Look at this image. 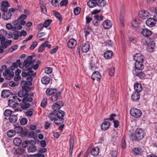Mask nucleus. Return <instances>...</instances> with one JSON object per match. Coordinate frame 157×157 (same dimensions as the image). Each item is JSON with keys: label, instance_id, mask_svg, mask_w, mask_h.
Returning a JSON list of instances; mask_svg holds the SVG:
<instances>
[{"label": "nucleus", "instance_id": "obj_3", "mask_svg": "<svg viewBox=\"0 0 157 157\" xmlns=\"http://www.w3.org/2000/svg\"><path fill=\"white\" fill-rule=\"evenodd\" d=\"M145 134L143 130L141 128L136 129L135 134H132L130 135V138L132 141L136 140H140L144 137Z\"/></svg>", "mask_w": 157, "mask_h": 157}, {"label": "nucleus", "instance_id": "obj_17", "mask_svg": "<svg viewBox=\"0 0 157 157\" xmlns=\"http://www.w3.org/2000/svg\"><path fill=\"white\" fill-rule=\"evenodd\" d=\"M18 95L21 98H26L29 95L28 92L25 90H21L18 93Z\"/></svg>", "mask_w": 157, "mask_h": 157}, {"label": "nucleus", "instance_id": "obj_46", "mask_svg": "<svg viewBox=\"0 0 157 157\" xmlns=\"http://www.w3.org/2000/svg\"><path fill=\"white\" fill-rule=\"evenodd\" d=\"M52 22V20L51 19H48L45 21L43 24L44 27L47 28Z\"/></svg>", "mask_w": 157, "mask_h": 157}, {"label": "nucleus", "instance_id": "obj_47", "mask_svg": "<svg viewBox=\"0 0 157 157\" xmlns=\"http://www.w3.org/2000/svg\"><path fill=\"white\" fill-rule=\"evenodd\" d=\"M31 69H29V70H28V71L27 72L28 76H33V77H34L36 76V74L35 73H34L33 71L31 70Z\"/></svg>", "mask_w": 157, "mask_h": 157}, {"label": "nucleus", "instance_id": "obj_38", "mask_svg": "<svg viewBox=\"0 0 157 157\" xmlns=\"http://www.w3.org/2000/svg\"><path fill=\"white\" fill-rule=\"evenodd\" d=\"M36 150V147L35 145H32L28 148V152H34Z\"/></svg>", "mask_w": 157, "mask_h": 157}, {"label": "nucleus", "instance_id": "obj_15", "mask_svg": "<svg viewBox=\"0 0 157 157\" xmlns=\"http://www.w3.org/2000/svg\"><path fill=\"white\" fill-rule=\"evenodd\" d=\"M143 62V61L136 62L135 64V68L133 70H141L143 69L144 66L142 64Z\"/></svg>", "mask_w": 157, "mask_h": 157}, {"label": "nucleus", "instance_id": "obj_54", "mask_svg": "<svg viewBox=\"0 0 157 157\" xmlns=\"http://www.w3.org/2000/svg\"><path fill=\"white\" fill-rule=\"evenodd\" d=\"M45 72L48 74L51 73L52 72V68L47 67L44 69Z\"/></svg>", "mask_w": 157, "mask_h": 157}, {"label": "nucleus", "instance_id": "obj_20", "mask_svg": "<svg viewBox=\"0 0 157 157\" xmlns=\"http://www.w3.org/2000/svg\"><path fill=\"white\" fill-rule=\"evenodd\" d=\"M110 125V122L105 121L101 124V129L105 131L109 128Z\"/></svg>", "mask_w": 157, "mask_h": 157}, {"label": "nucleus", "instance_id": "obj_12", "mask_svg": "<svg viewBox=\"0 0 157 157\" xmlns=\"http://www.w3.org/2000/svg\"><path fill=\"white\" fill-rule=\"evenodd\" d=\"M149 14V13L147 11L142 10L139 12L138 15L140 17L144 19L148 17Z\"/></svg>", "mask_w": 157, "mask_h": 157}, {"label": "nucleus", "instance_id": "obj_31", "mask_svg": "<svg viewBox=\"0 0 157 157\" xmlns=\"http://www.w3.org/2000/svg\"><path fill=\"white\" fill-rule=\"evenodd\" d=\"M99 148L98 147H93L91 150V153L92 155L95 156L99 153Z\"/></svg>", "mask_w": 157, "mask_h": 157}, {"label": "nucleus", "instance_id": "obj_34", "mask_svg": "<svg viewBox=\"0 0 157 157\" xmlns=\"http://www.w3.org/2000/svg\"><path fill=\"white\" fill-rule=\"evenodd\" d=\"M20 64V59H17L16 62H14L12 63V65L11 66V70H13L15 68H17L18 64Z\"/></svg>", "mask_w": 157, "mask_h": 157}, {"label": "nucleus", "instance_id": "obj_55", "mask_svg": "<svg viewBox=\"0 0 157 157\" xmlns=\"http://www.w3.org/2000/svg\"><path fill=\"white\" fill-rule=\"evenodd\" d=\"M133 151L134 154H139L141 153V149L139 147L135 148L133 150Z\"/></svg>", "mask_w": 157, "mask_h": 157}, {"label": "nucleus", "instance_id": "obj_23", "mask_svg": "<svg viewBox=\"0 0 157 157\" xmlns=\"http://www.w3.org/2000/svg\"><path fill=\"white\" fill-rule=\"evenodd\" d=\"M70 149L69 155H71L74 145V138L73 136L70 137L69 141Z\"/></svg>", "mask_w": 157, "mask_h": 157}, {"label": "nucleus", "instance_id": "obj_62", "mask_svg": "<svg viewBox=\"0 0 157 157\" xmlns=\"http://www.w3.org/2000/svg\"><path fill=\"white\" fill-rule=\"evenodd\" d=\"M45 46L44 44H42L39 47L38 50V52H40L45 49Z\"/></svg>", "mask_w": 157, "mask_h": 157}, {"label": "nucleus", "instance_id": "obj_16", "mask_svg": "<svg viewBox=\"0 0 157 157\" xmlns=\"http://www.w3.org/2000/svg\"><path fill=\"white\" fill-rule=\"evenodd\" d=\"M144 57L140 53H136L133 56V59L136 62L143 61Z\"/></svg>", "mask_w": 157, "mask_h": 157}, {"label": "nucleus", "instance_id": "obj_56", "mask_svg": "<svg viewBox=\"0 0 157 157\" xmlns=\"http://www.w3.org/2000/svg\"><path fill=\"white\" fill-rule=\"evenodd\" d=\"M47 103V100L46 99H44L42 100L41 103V106L43 107L44 108L46 105Z\"/></svg>", "mask_w": 157, "mask_h": 157}, {"label": "nucleus", "instance_id": "obj_51", "mask_svg": "<svg viewBox=\"0 0 157 157\" xmlns=\"http://www.w3.org/2000/svg\"><path fill=\"white\" fill-rule=\"evenodd\" d=\"M18 46L16 45H14L12 46L8 50L9 52H11L13 51L16 50L18 48Z\"/></svg>", "mask_w": 157, "mask_h": 157}, {"label": "nucleus", "instance_id": "obj_32", "mask_svg": "<svg viewBox=\"0 0 157 157\" xmlns=\"http://www.w3.org/2000/svg\"><path fill=\"white\" fill-rule=\"evenodd\" d=\"M154 42L153 41H151L149 42L147 45V49L149 52L152 51L154 48Z\"/></svg>", "mask_w": 157, "mask_h": 157}, {"label": "nucleus", "instance_id": "obj_2", "mask_svg": "<svg viewBox=\"0 0 157 157\" xmlns=\"http://www.w3.org/2000/svg\"><path fill=\"white\" fill-rule=\"evenodd\" d=\"M34 62L35 60L34 59H33V57L32 56H29L28 57L27 59L25 60L23 65L21 64L20 62V64H19L18 65L21 68L25 67V69L27 70L32 69L33 68L34 70H36L38 68L39 65L38 63L34 65L33 63Z\"/></svg>", "mask_w": 157, "mask_h": 157}, {"label": "nucleus", "instance_id": "obj_45", "mask_svg": "<svg viewBox=\"0 0 157 157\" xmlns=\"http://www.w3.org/2000/svg\"><path fill=\"white\" fill-rule=\"evenodd\" d=\"M109 75L111 76H113L115 72V68L113 67L109 69Z\"/></svg>", "mask_w": 157, "mask_h": 157}, {"label": "nucleus", "instance_id": "obj_24", "mask_svg": "<svg viewBox=\"0 0 157 157\" xmlns=\"http://www.w3.org/2000/svg\"><path fill=\"white\" fill-rule=\"evenodd\" d=\"M23 103L21 104V108L23 109H25L29 108L30 106V104L26 101L25 98L22 99Z\"/></svg>", "mask_w": 157, "mask_h": 157}, {"label": "nucleus", "instance_id": "obj_18", "mask_svg": "<svg viewBox=\"0 0 157 157\" xmlns=\"http://www.w3.org/2000/svg\"><path fill=\"white\" fill-rule=\"evenodd\" d=\"M112 25V23L109 20H105L103 23V27L105 29H109Z\"/></svg>", "mask_w": 157, "mask_h": 157}, {"label": "nucleus", "instance_id": "obj_35", "mask_svg": "<svg viewBox=\"0 0 157 157\" xmlns=\"http://www.w3.org/2000/svg\"><path fill=\"white\" fill-rule=\"evenodd\" d=\"M56 92V90L55 89L48 88L46 91L47 94L52 95Z\"/></svg>", "mask_w": 157, "mask_h": 157}, {"label": "nucleus", "instance_id": "obj_49", "mask_svg": "<svg viewBox=\"0 0 157 157\" xmlns=\"http://www.w3.org/2000/svg\"><path fill=\"white\" fill-rule=\"evenodd\" d=\"M12 112V111H11L10 110L6 109L5 110L4 113V115L6 117H9L11 116Z\"/></svg>", "mask_w": 157, "mask_h": 157}, {"label": "nucleus", "instance_id": "obj_57", "mask_svg": "<svg viewBox=\"0 0 157 157\" xmlns=\"http://www.w3.org/2000/svg\"><path fill=\"white\" fill-rule=\"evenodd\" d=\"M90 29L88 27H86L85 28V36L86 37L87 36L90 34Z\"/></svg>", "mask_w": 157, "mask_h": 157}, {"label": "nucleus", "instance_id": "obj_61", "mask_svg": "<svg viewBox=\"0 0 157 157\" xmlns=\"http://www.w3.org/2000/svg\"><path fill=\"white\" fill-rule=\"evenodd\" d=\"M51 124V122L47 121L45 122V124L44 128L46 130H47L48 128L50 127V125Z\"/></svg>", "mask_w": 157, "mask_h": 157}, {"label": "nucleus", "instance_id": "obj_59", "mask_svg": "<svg viewBox=\"0 0 157 157\" xmlns=\"http://www.w3.org/2000/svg\"><path fill=\"white\" fill-rule=\"evenodd\" d=\"M68 0H62L60 3L61 6H66L68 3Z\"/></svg>", "mask_w": 157, "mask_h": 157}, {"label": "nucleus", "instance_id": "obj_21", "mask_svg": "<svg viewBox=\"0 0 157 157\" xmlns=\"http://www.w3.org/2000/svg\"><path fill=\"white\" fill-rule=\"evenodd\" d=\"M141 33L144 36L149 37L151 35L152 32L147 29H144L142 30Z\"/></svg>", "mask_w": 157, "mask_h": 157}, {"label": "nucleus", "instance_id": "obj_19", "mask_svg": "<svg viewBox=\"0 0 157 157\" xmlns=\"http://www.w3.org/2000/svg\"><path fill=\"white\" fill-rule=\"evenodd\" d=\"M11 94V91L9 90H3L2 92L1 96L3 98H6L9 97Z\"/></svg>", "mask_w": 157, "mask_h": 157}, {"label": "nucleus", "instance_id": "obj_13", "mask_svg": "<svg viewBox=\"0 0 157 157\" xmlns=\"http://www.w3.org/2000/svg\"><path fill=\"white\" fill-rule=\"evenodd\" d=\"M146 25L148 27H152L154 26L156 24V21L152 18H148L146 21Z\"/></svg>", "mask_w": 157, "mask_h": 157}, {"label": "nucleus", "instance_id": "obj_26", "mask_svg": "<svg viewBox=\"0 0 157 157\" xmlns=\"http://www.w3.org/2000/svg\"><path fill=\"white\" fill-rule=\"evenodd\" d=\"M113 54L112 51L107 50L104 53V57L105 59H109L112 57Z\"/></svg>", "mask_w": 157, "mask_h": 157}, {"label": "nucleus", "instance_id": "obj_29", "mask_svg": "<svg viewBox=\"0 0 157 157\" xmlns=\"http://www.w3.org/2000/svg\"><path fill=\"white\" fill-rule=\"evenodd\" d=\"M140 94L139 93L137 92L134 93L131 96L132 100L134 101H138L140 98Z\"/></svg>", "mask_w": 157, "mask_h": 157}, {"label": "nucleus", "instance_id": "obj_1", "mask_svg": "<svg viewBox=\"0 0 157 157\" xmlns=\"http://www.w3.org/2000/svg\"><path fill=\"white\" fill-rule=\"evenodd\" d=\"M63 102L62 101H58L54 103L52 106L53 111L49 113L48 117L52 121H54L56 125L63 123L64 120L63 117L65 115V112L60 109L63 106Z\"/></svg>", "mask_w": 157, "mask_h": 157}, {"label": "nucleus", "instance_id": "obj_36", "mask_svg": "<svg viewBox=\"0 0 157 157\" xmlns=\"http://www.w3.org/2000/svg\"><path fill=\"white\" fill-rule=\"evenodd\" d=\"M13 143L14 145L17 146L20 145L21 143V140L20 138H16L13 140Z\"/></svg>", "mask_w": 157, "mask_h": 157}, {"label": "nucleus", "instance_id": "obj_40", "mask_svg": "<svg viewBox=\"0 0 157 157\" xmlns=\"http://www.w3.org/2000/svg\"><path fill=\"white\" fill-rule=\"evenodd\" d=\"M8 136L9 137H12L16 134L15 132L13 130H10L7 133Z\"/></svg>", "mask_w": 157, "mask_h": 157}, {"label": "nucleus", "instance_id": "obj_14", "mask_svg": "<svg viewBox=\"0 0 157 157\" xmlns=\"http://www.w3.org/2000/svg\"><path fill=\"white\" fill-rule=\"evenodd\" d=\"M77 44V41L73 38L70 39L68 40L67 45L70 48H73L75 47Z\"/></svg>", "mask_w": 157, "mask_h": 157}, {"label": "nucleus", "instance_id": "obj_52", "mask_svg": "<svg viewBox=\"0 0 157 157\" xmlns=\"http://www.w3.org/2000/svg\"><path fill=\"white\" fill-rule=\"evenodd\" d=\"M74 14L75 15H78L80 12L81 8L78 7H76L74 9Z\"/></svg>", "mask_w": 157, "mask_h": 157}, {"label": "nucleus", "instance_id": "obj_8", "mask_svg": "<svg viewBox=\"0 0 157 157\" xmlns=\"http://www.w3.org/2000/svg\"><path fill=\"white\" fill-rule=\"evenodd\" d=\"M26 24L25 21H21L19 22L18 21H15L13 28V30L21 29L22 27L21 25H24Z\"/></svg>", "mask_w": 157, "mask_h": 157}, {"label": "nucleus", "instance_id": "obj_7", "mask_svg": "<svg viewBox=\"0 0 157 157\" xmlns=\"http://www.w3.org/2000/svg\"><path fill=\"white\" fill-rule=\"evenodd\" d=\"M131 115L135 118H140L142 115V113L141 111L136 108H132L130 111Z\"/></svg>", "mask_w": 157, "mask_h": 157}, {"label": "nucleus", "instance_id": "obj_37", "mask_svg": "<svg viewBox=\"0 0 157 157\" xmlns=\"http://www.w3.org/2000/svg\"><path fill=\"white\" fill-rule=\"evenodd\" d=\"M151 10L155 13L153 16V18L155 21H157V7H153L151 8Z\"/></svg>", "mask_w": 157, "mask_h": 157}, {"label": "nucleus", "instance_id": "obj_63", "mask_svg": "<svg viewBox=\"0 0 157 157\" xmlns=\"http://www.w3.org/2000/svg\"><path fill=\"white\" fill-rule=\"evenodd\" d=\"M33 109H30L29 111H28L26 112L25 114L26 115L29 117L31 116L33 114Z\"/></svg>", "mask_w": 157, "mask_h": 157}, {"label": "nucleus", "instance_id": "obj_5", "mask_svg": "<svg viewBox=\"0 0 157 157\" xmlns=\"http://www.w3.org/2000/svg\"><path fill=\"white\" fill-rule=\"evenodd\" d=\"M21 101V99L18 98L17 96H13L12 99L8 100V105L11 107L15 108L18 105V101L20 102Z\"/></svg>", "mask_w": 157, "mask_h": 157}, {"label": "nucleus", "instance_id": "obj_4", "mask_svg": "<svg viewBox=\"0 0 157 157\" xmlns=\"http://www.w3.org/2000/svg\"><path fill=\"white\" fill-rule=\"evenodd\" d=\"M98 2L95 0H90L87 4L89 7L91 8H93L97 5L100 7H103L106 4V1L105 0H102L101 2Z\"/></svg>", "mask_w": 157, "mask_h": 157}, {"label": "nucleus", "instance_id": "obj_64", "mask_svg": "<svg viewBox=\"0 0 157 157\" xmlns=\"http://www.w3.org/2000/svg\"><path fill=\"white\" fill-rule=\"evenodd\" d=\"M21 85L22 88L25 89L27 85V82L25 81H23L21 82Z\"/></svg>", "mask_w": 157, "mask_h": 157}, {"label": "nucleus", "instance_id": "obj_28", "mask_svg": "<svg viewBox=\"0 0 157 157\" xmlns=\"http://www.w3.org/2000/svg\"><path fill=\"white\" fill-rule=\"evenodd\" d=\"M121 13V16L120 18V20L121 21V26L122 27L124 26V11L123 10H121L120 11Z\"/></svg>", "mask_w": 157, "mask_h": 157}, {"label": "nucleus", "instance_id": "obj_53", "mask_svg": "<svg viewBox=\"0 0 157 157\" xmlns=\"http://www.w3.org/2000/svg\"><path fill=\"white\" fill-rule=\"evenodd\" d=\"M27 15L22 14L19 16L18 19L19 21H24V20L25 19L27 18Z\"/></svg>", "mask_w": 157, "mask_h": 157}, {"label": "nucleus", "instance_id": "obj_42", "mask_svg": "<svg viewBox=\"0 0 157 157\" xmlns=\"http://www.w3.org/2000/svg\"><path fill=\"white\" fill-rule=\"evenodd\" d=\"M103 17L102 15H99L98 14L95 15L94 16V19L97 20L98 21H101L103 20Z\"/></svg>", "mask_w": 157, "mask_h": 157}, {"label": "nucleus", "instance_id": "obj_6", "mask_svg": "<svg viewBox=\"0 0 157 157\" xmlns=\"http://www.w3.org/2000/svg\"><path fill=\"white\" fill-rule=\"evenodd\" d=\"M7 34L6 32L4 29L0 30V41L3 45L2 47L6 48L7 47V45L6 42L5 36Z\"/></svg>", "mask_w": 157, "mask_h": 157}, {"label": "nucleus", "instance_id": "obj_9", "mask_svg": "<svg viewBox=\"0 0 157 157\" xmlns=\"http://www.w3.org/2000/svg\"><path fill=\"white\" fill-rule=\"evenodd\" d=\"M3 75L5 79L9 80L11 77L14 76V73L13 71H10L9 70L6 69L3 72Z\"/></svg>", "mask_w": 157, "mask_h": 157}, {"label": "nucleus", "instance_id": "obj_33", "mask_svg": "<svg viewBox=\"0 0 157 157\" xmlns=\"http://www.w3.org/2000/svg\"><path fill=\"white\" fill-rule=\"evenodd\" d=\"M41 82L43 84H47L50 82V78L47 76H45L42 78Z\"/></svg>", "mask_w": 157, "mask_h": 157}, {"label": "nucleus", "instance_id": "obj_50", "mask_svg": "<svg viewBox=\"0 0 157 157\" xmlns=\"http://www.w3.org/2000/svg\"><path fill=\"white\" fill-rule=\"evenodd\" d=\"M126 144L125 139L124 137H123L122 140L121 147L123 149H124L126 147Z\"/></svg>", "mask_w": 157, "mask_h": 157}, {"label": "nucleus", "instance_id": "obj_25", "mask_svg": "<svg viewBox=\"0 0 157 157\" xmlns=\"http://www.w3.org/2000/svg\"><path fill=\"white\" fill-rule=\"evenodd\" d=\"M11 16L12 14L10 12L8 11H5L2 15V17L4 20H7L11 18Z\"/></svg>", "mask_w": 157, "mask_h": 157}, {"label": "nucleus", "instance_id": "obj_22", "mask_svg": "<svg viewBox=\"0 0 157 157\" xmlns=\"http://www.w3.org/2000/svg\"><path fill=\"white\" fill-rule=\"evenodd\" d=\"M90 45L88 43L82 44V51L83 52L86 53L89 50Z\"/></svg>", "mask_w": 157, "mask_h": 157}, {"label": "nucleus", "instance_id": "obj_60", "mask_svg": "<svg viewBox=\"0 0 157 157\" xmlns=\"http://www.w3.org/2000/svg\"><path fill=\"white\" fill-rule=\"evenodd\" d=\"M28 120L25 118H23L20 121V124L22 125H25L27 123Z\"/></svg>", "mask_w": 157, "mask_h": 157}, {"label": "nucleus", "instance_id": "obj_41", "mask_svg": "<svg viewBox=\"0 0 157 157\" xmlns=\"http://www.w3.org/2000/svg\"><path fill=\"white\" fill-rule=\"evenodd\" d=\"M15 132L18 133H21L23 131V128L21 126H16L15 128Z\"/></svg>", "mask_w": 157, "mask_h": 157}, {"label": "nucleus", "instance_id": "obj_43", "mask_svg": "<svg viewBox=\"0 0 157 157\" xmlns=\"http://www.w3.org/2000/svg\"><path fill=\"white\" fill-rule=\"evenodd\" d=\"M59 1V0H52V4L53 6L57 7L60 4Z\"/></svg>", "mask_w": 157, "mask_h": 157}, {"label": "nucleus", "instance_id": "obj_11", "mask_svg": "<svg viewBox=\"0 0 157 157\" xmlns=\"http://www.w3.org/2000/svg\"><path fill=\"white\" fill-rule=\"evenodd\" d=\"M101 78L100 73L97 71H94L91 76V78L93 80L99 81Z\"/></svg>", "mask_w": 157, "mask_h": 157}, {"label": "nucleus", "instance_id": "obj_58", "mask_svg": "<svg viewBox=\"0 0 157 157\" xmlns=\"http://www.w3.org/2000/svg\"><path fill=\"white\" fill-rule=\"evenodd\" d=\"M42 12L44 14H46L47 13V9L45 5H43L41 6V7Z\"/></svg>", "mask_w": 157, "mask_h": 157}, {"label": "nucleus", "instance_id": "obj_27", "mask_svg": "<svg viewBox=\"0 0 157 157\" xmlns=\"http://www.w3.org/2000/svg\"><path fill=\"white\" fill-rule=\"evenodd\" d=\"M134 89L136 92L139 93L142 90L141 85L139 83H136L134 85Z\"/></svg>", "mask_w": 157, "mask_h": 157}, {"label": "nucleus", "instance_id": "obj_48", "mask_svg": "<svg viewBox=\"0 0 157 157\" xmlns=\"http://www.w3.org/2000/svg\"><path fill=\"white\" fill-rule=\"evenodd\" d=\"M38 43L36 41H34L33 42L32 44L31 45L29 48V49L31 50H33L37 45Z\"/></svg>", "mask_w": 157, "mask_h": 157}, {"label": "nucleus", "instance_id": "obj_30", "mask_svg": "<svg viewBox=\"0 0 157 157\" xmlns=\"http://www.w3.org/2000/svg\"><path fill=\"white\" fill-rule=\"evenodd\" d=\"M18 118L17 115H11L9 118V122L11 123H16L17 120Z\"/></svg>", "mask_w": 157, "mask_h": 157}, {"label": "nucleus", "instance_id": "obj_44", "mask_svg": "<svg viewBox=\"0 0 157 157\" xmlns=\"http://www.w3.org/2000/svg\"><path fill=\"white\" fill-rule=\"evenodd\" d=\"M20 32L15 31L13 33V39L14 40H16L18 39V37H20Z\"/></svg>", "mask_w": 157, "mask_h": 157}, {"label": "nucleus", "instance_id": "obj_39", "mask_svg": "<svg viewBox=\"0 0 157 157\" xmlns=\"http://www.w3.org/2000/svg\"><path fill=\"white\" fill-rule=\"evenodd\" d=\"M53 13L55 16L58 18L60 22L62 21L63 18L59 13L57 11H55L53 12Z\"/></svg>", "mask_w": 157, "mask_h": 157}, {"label": "nucleus", "instance_id": "obj_10", "mask_svg": "<svg viewBox=\"0 0 157 157\" xmlns=\"http://www.w3.org/2000/svg\"><path fill=\"white\" fill-rule=\"evenodd\" d=\"M141 70H133V74L135 76L139 77L141 79H143L145 77V75Z\"/></svg>", "mask_w": 157, "mask_h": 157}]
</instances>
